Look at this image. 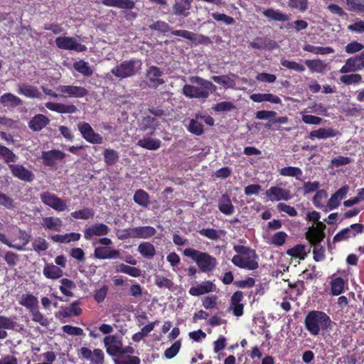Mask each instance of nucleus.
<instances>
[{"mask_svg": "<svg viewBox=\"0 0 364 364\" xmlns=\"http://www.w3.org/2000/svg\"><path fill=\"white\" fill-rule=\"evenodd\" d=\"M65 156V153L59 150H51L42 153V159L46 166H53L55 161L63 159Z\"/></svg>", "mask_w": 364, "mask_h": 364, "instance_id": "23", "label": "nucleus"}, {"mask_svg": "<svg viewBox=\"0 0 364 364\" xmlns=\"http://www.w3.org/2000/svg\"><path fill=\"white\" fill-rule=\"evenodd\" d=\"M326 225L318 223L317 225H312L306 233V238L312 245H318L325 237L324 230Z\"/></svg>", "mask_w": 364, "mask_h": 364, "instance_id": "14", "label": "nucleus"}, {"mask_svg": "<svg viewBox=\"0 0 364 364\" xmlns=\"http://www.w3.org/2000/svg\"><path fill=\"white\" fill-rule=\"evenodd\" d=\"M140 359L136 356H119L114 359L115 364H139Z\"/></svg>", "mask_w": 364, "mask_h": 364, "instance_id": "62", "label": "nucleus"}, {"mask_svg": "<svg viewBox=\"0 0 364 364\" xmlns=\"http://www.w3.org/2000/svg\"><path fill=\"white\" fill-rule=\"evenodd\" d=\"M17 326L11 318L0 316V329L13 330Z\"/></svg>", "mask_w": 364, "mask_h": 364, "instance_id": "59", "label": "nucleus"}, {"mask_svg": "<svg viewBox=\"0 0 364 364\" xmlns=\"http://www.w3.org/2000/svg\"><path fill=\"white\" fill-rule=\"evenodd\" d=\"M305 64L311 73H322L326 70V64L320 59L306 60Z\"/></svg>", "mask_w": 364, "mask_h": 364, "instance_id": "34", "label": "nucleus"}, {"mask_svg": "<svg viewBox=\"0 0 364 364\" xmlns=\"http://www.w3.org/2000/svg\"><path fill=\"white\" fill-rule=\"evenodd\" d=\"M199 234L212 240H217L223 233V231H218L213 228H203L199 230Z\"/></svg>", "mask_w": 364, "mask_h": 364, "instance_id": "54", "label": "nucleus"}, {"mask_svg": "<svg viewBox=\"0 0 364 364\" xmlns=\"http://www.w3.org/2000/svg\"><path fill=\"white\" fill-rule=\"evenodd\" d=\"M104 344L107 353L111 356H119L122 341L116 336H107L104 338Z\"/></svg>", "mask_w": 364, "mask_h": 364, "instance_id": "16", "label": "nucleus"}, {"mask_svg": "<svg viewBox=\"0 0 364 364\" xmlns=\"http://www.w3.org/2000/svg\"><path fill=\"white\" fill-rule=\"evenodd\" d=\"M196 119H191L186 126L187 129L192 134L200 136L203 133V126Z\"/></svg>", "mask_w": 364, "mask_h": 364, "instance_id": "50", "label": "nucleus"}, {"mask_svg": "<svg viewBox=\"0 0 364 364\" xmlns=\"http://www.w3.org/2000/svg\"><path fill=\"white\" fill-rule=\"evenodd\" d=\"M115 270L117 272H121V273L127 274L130 275V276H132L133 277H139L141 274V269H138L136 267H134L126 265V264H122V263L117 264L115 265Z\"/></svg>", "mask_w": 364, "mask_h": 364, "instance_id": "35", "label": "nucleus"}, {"mask_svg": "<svg viewBox=\"0 0 364 364\" xmlns=\"http://www.w3.org/2000/svg\"><path fill=\"white\" fill-rule=\"evenodd\" d=\"M218 208L223 214L226 215H232L235 212L234 206L228 195H223L218 203Z\"/></svg>", "mask_w": 364, "mask_h": 364, "instance_id": "31", "label": "nucleus"}, {"mask_svg": "<svg viewBox=\"0 0 364 364\" xmlns=\"http://www.w3.org/2000/svg\"><path fill=\"white\" fill-rule=\"evenodd\" d=\"M214 284L210 281L203 282L201 284L190 288L188 292L192 296H200L213 291Z\"/></svg>", "mask_w": 364, "mask_h": 364, "instance_id": "24", "label": "nucleus"}, {"mask_svg": "<svg viewBox=\"0 0 364 364\" xmlns=\"http://www.w3.org/2000/svg\"><path fill=\"white\" fill-rule=\"evenodd\" d=\"M55 44L58 48L64 50H73L77 52L85 51L87 47L79 43L75 38L60 36L55 39Z\"/></svg>", "mask_w": 364, "mask_h": 364, "instance_id": "9", "label": "nucleus"}, {"mask_svg": "<svg viewBox=\"0 0 364 364\" xmlns=\"http://www.w3.org/2000/svg\"><path fill=\"white\" fill-rule=\"evenodd\" d=\"M281 65L288 69L293 70L296 72H303L305 70L304 65L295 61L283 59L281 60Z\"/></svg>", "mask_w": 364, "mask_h": 364, "instance_id": "57", "label": "nucleus"}, {"mask_svg": "<svg viewBox=\"0 0 364 364\" xmlns=\"http://www.w3.org/2000/svg\"><path fill=\"white\" fill-rule=\"evenodd\" d=\"M78 301H75L70 304V306L63 309L60 314L64 317H68L71 316H78L81 314V309L78 307Z\"/></svg>", "mask_w": 364, "mask_h": 364, "instance_id": "44", "label": "nucleus"}, {"mask_svg": "<svg viewBox=\"0 0 364 364\" xmlns=\"http://www.w3.org/2000/svg\"><path fill=\"white\" fill-rule=\"evenodd\" d=\"M188 81L191 84L183 86L182 93L190 99H206L216 88L211 82L198 76H191Z\"/></svg>", "mask_w": 364, "mask_h": 364, "instance_id": "1", "label": "nucleus"}, {"mask_svg": "<svg viewBox=\"0 0 364 364\" xmlns=\"http://www.w3.org/2000/svg\"><path fill=\"white\" fill-rule=\"evenodd\" d=\"M0 155L9 164L11 162L14 164L18 160V156L12 151L2 145H0Z\"/></svg>", "mask_w": 364, "mask_h": 364, "instance_id": "52", "label": "nucleus"}, {"mask_svg": "<svg viewBox=\"0 0 364 364\" xmlns=\"http://www.w3.org/2000/svg\"><path fill=\"white\" fill-rule=\"evenodd\" d=\"M138 251L143 257L146 258H152L156 253L154 245L147 242L141 243L138 247Z\"/></svg>", "mask_w": 364, "mask_h": 364, "instance_id": "40", "label": "nucleus"}, {"mask_svg": "<svg viewBox=\"0 0 364 364\" xmlns=\"http://www.w3.org/2000/svg\"><path fill=\"white\" fill-rule=\"evenodd\" d=\"M263 15L269 18L281 22L287 21L289 19L287 14L272 9L264 11Z\"/></svg>", "mask_w": 364, "mask_h": 364, "instance_id": "41", "label": "nucleus"}, {"mask_svg": "<svg viewBox=\"0 0 364 364\" xmlns=\"http://www.w3.org/2000/svg\"><path fill=\"white\" fill-rule=\"evenodd\" d=\"M30 313L34 322L38 323L41 326H46L48 323L47 318L40 312L39 307L30 311Z\"/></svg>", "mask_w": 364, "mask_h": 364, "instance_id": "64", "label": "nucleus"}, {"mask_svg": "<svg viewBox=\"0 0 364 364\" xmlns=\"http://www.w3.org/2000/svg\"><path fill=\"white\" fill-rule=\"evenodd\" d=\"M77 128L82 136L87 142L94 144H100L103 142V137L100 134L96 133L89 123L79 122Z\"/></svg>", "mask_w": 364, "mask_h": 364, "instance_id": "7", "label": "nucleus"}, {"mask_svg": "<svg viewBox=\"0 0 364 364\" xmlns=\"http://www.w3.org/2000/svg\"><path fill=\"white\" fill-rule=\"evenodd\" d=\"M19 304L26 307L29 312L39 307L37 297L31 294H23L19 300Z\"/></svg>", "mask_w": 364, "mask_h": 364, "instance_id": "28", "label": "nucleus"}, {"mask_svg": "<svg viewBox=\"0 0 364 364\" xmlns=\"http://www.w3.org/2000/svg\"><path fill=\"white\" fill-rule=\"evenodd\" d=\"M40 199L43 204L56 211L63 212L68 209V200L59 198L55 194L49 191L41 193L40 194Z\"/></svg>", "mask_w": 364, "mask_h": 364, "instance_id": "6", "label": "nucleus"}, {"mask_svg": "<svg viewBox=\"0 0 364 364\" xmlns=\"http://www.w3.org/2000/svg\"><path fill=\"white\" fill-rule=\"evenodd\" d=\"M163 72L156 66H150L146 70V77L147 85L152 88H156L159 85L164 84V80L161 77Z\"/></svg>", "mask_w": 364, "mask_h": 364, "instance_id": "15", "label": "nucleus"}, {"mask_svg": "<svg viewBox=\"0 0 364 364\" xmlns=\"http://www.w3.org/2000/svg\"><path fill=\"white\" fill-rule=\"evenodd\" d=\"M171 33L174 36H181L193 42H196L198 40L197 34L186 30H171Z\"/></svg>", "mask_w": 364, "mask_h": 364, "instance_id": "60", "label": "nucleus"}, {"mask_svg": "<svg viewBox=\"0 0 364 364\" xmlns=\"http://www.w3.org/2000/svg\"><path fill=\"white\" fill-rule=\"evenodd\" d=\"M80 234L77 232H70L64 235H54L51 237L53 241L59 243H69L70 242H76L80 239Z\"/></svg>", "mask_w": 364, "mask_h": 364, "instance_id": "32", "label": "nucleus"}, {"mask_svg": "<svg viewBox=\"0 0 364 364\" xmlns=\"http://www.w3.org/2000/svg\"><path fill=\"white\" fill-rule=\"evenodd\" d=\"M151 135H150L149 133H146L143 139H141L137 141L136 145L151 151L159 149L161 145V140L156 138H151Z\"/></svg>", "mask_w": 364, "mask_h": 364, "instance_id": "20", "label": "nucleus"}, {"mask_svg": "<svg viewBox=\"0 0 364 364\" xmlns=\"http://www.w3.org/2000/svg\"><path fill=\"white\" fill-rule=\"evenodd\" d=\"M154 281L155 284L160 288L171 289L173 286V282L171 279L159 274L154 275Z\"/></svg>", "mask_w": 364, "mask_h": 364, "instance_id": "51", "label": "nucleus"}, {"mask_svg": "<svg viewBox=\"0 0 364 364\" xmlns=\"http://www.w3.org/2000/svg\"><path fill=\"white\" fill-rule=\"evenodd\" d=\"M337 134V132L331 128H319L318 129L311 131L309 133V137L311 139L315 138L323 139L331 137H334Z\"/></svg>", "mask_w": 364, "mask_h": 364, "instance_id": "29", "label": "nucleus"}, {"mask_svg": "<svg viewBox=\"0 0 364 364\" xmlns=\"http://www.w3.org/2000/svg\"><path fill=\"white\" fill-rule=\"evenodd\" d=\"M74 68L85 76H90L93 71L87 62L79 60L74 63Z\"/></svg>", "mask_w": 364, "mask_h": 364, "instance_id": "48", "label": "nucleus"}, {"mask_svg": "<svg viewBox=\"0 0 364 364\" xmlns=\"http://www.w3.org/2000/svg\"><path fill=\"white\" fill-rule=\"evenodd\" d=\"M190 9L191 0H176L173 6L174 14L185 17L189 15Z\"/></svg>", "mask_w": 364, "mask_h": 364, "instance_id": "25", "label": "nucleus"}, {"mask_svg": "<svg viewBox=\"0 0 364 364\" xmlns=\"http://www.w3.org/2000/svg\"><path fill=\"white\" fill-rule=\"evenodd\" d=\"M289 6L294 9H297L301 12H304L308 9V0H289Z\"/></svg>", "mask_w": 364, "mask_h": 364, "instance_id": "56", "label": "nucleus"}, {"mask_svg": "<svg viewBox=\"0 0 364 364\" xmlns=\"http://www.w3.org/2000/svg\"><path fill=\"white\" fill-rule=\"evenodd\" d=\"M12 175L25 182H31L34 179V173L20 164H8Z\"/></svg>", "mask_w": 364, "mask_h": 364, "instance_id": "12", "label": "nucleus"}, {"mask_svg": "<svg viewBox=\"0 0 364 364\" xmlns=\"http://www.w3.org/2000/svg\"><path fill=\"white\" fill-rule=\"evenodd\" d=\"M331 293L333 295H340L344 289L345 281L341 277L332 279L331 282Z\"/></svg>", "mask_w": 364, "mask_h": 364, "instance_id": "45", "label": "nucleus"}, {"mask_svg": "<svg viewBox=\"0 0 364 364\" xmlns=\"http://www.w3.org/2000/svg\"><path fill=\"white\" fill-rule=\"evenodd\" d=\"M17 92L18 94L29 98H40L41 96V92L36 87L28 84H23L20 85Z\"/></svg>", "mask_w": 364, "mask_h": 364, "instance_id": "30", "label": "nucleus"}, {"mask_svg": "<svg viewBox=\"0 0 364 364\" xmlns=\"http://www.w3.org/2000/svg\"><path fill=\"white\" fill-rule=\"evenodd\" d=\"M287 234L283 231L276 232L271 238L270 243L275 246H282L285 243Z\"/></svg>", "mask_w": 364, "mask_h": 364, "instance_id": "58", "label": "nucleus"}, {"mask_svg": "<svg viewBox=\"0 0 364 364\" xmlns=\"http://www.w3.org/2000/svg\"><path fill=\"white\" fill-rule=\"evenodd\" d=\"M250 98L255 102H269L273 104H281V99L270 93H255L250 96Z\"/></svg>", "mask_w": 364, "mask_h": 364, "instance_id": "26", "label": "nucleus"}, {"mask_svg": "<svg viewBox=\"0 0 364 364\" xmlns=\"http://www.w3.org/2000/svg\"><path fill=\"white\" fill-rule=\"evenodd\" d=\"M104 159L105 162L108 166H112L115 164L119 158V153L112 149H105L104 151Z\"/></svg>", "mask_w": 364, "mask_h": 364, "instance_id": "42", "label": "nucleus"}, {"mask_svg": "<svg viewBox=\"0 0 364 364\" xmlns=\"http://www.w3.org/2000/svg\"><path fill=\"white\" fill-rule=\"evenodd\" d=\"M362 68L357 55L348 58L345 64L341 67L339 72L343 74L355 73L361 70Z\"/></svg>", "mask_w": 364, "mask_h": 364, "instance_id": "22", "label": "nucleus"}, {"mask_svg": "<svg viewBox=\"0 0 364 364\" xmlns=\"http://www.w3.org/2000/svg\"><path fill=\"white\" fill-rule=\"evenodd\" d=\"M49 122L50 120L47 117L39 114L34 116L31 119L28 123V126L33 131L38 132L45 127L49 123Z\"/></svg>", "mask_w": 364, "mask_h": 364, "instance_id": "27", "label": "nucleus"}, {"mask_svg": "<svg viewBox=\"0 0 364 364\" xmlns=\"http://www.w3.org/2000/svg\"><path fill=\"white\" fill-rule=\"evenodd\" d=\"M331 318L321 311H311L305 317L304 325L310 335L316 336L324 334L331 326Z\"/></svg>", "mask_w": 364, "mask_h": 364, "instance_id": "2", "label": "nucleus"}, {"mask_svg": "<svg viewBox=\"0 0 364 364\" xmlns=\"http://www.w3.org/2000/svg\"><path fill=\"white\" fill-rule=\"evenodd\" d=\"M310 250L306 251V246L304 245H296L294 247L289 249L287 254L291 257L299 258V259H304Z\"/></svg>", "mask_w": 364, "mask_h": 364, "instance_id": "36", "label": "nucleus"}, {"mask_svg": "<svg viewBox=\"0 0 364 364\" xmlns=\"http://www.w3.org/2000/svg\"><path fill=\"white\" fill-rule=\"evenodd\" d=\"M32 247L35 252L40 253L41 252L46 251L48 248V243L44 238L38 237L33 240Z\"/></svg>", "mask_w": 364, "mask_h": 364, "instance_id": "55", "label": "nucleus"}, {"mask_svg": "<svg viewBox=\"0 0 364 364\" xmlns=\"http://www.w3.org/2000/svg\"><path fill=\"white\" fill-rule=\"evenodd\" d=\"M159 125L160 122L157 119L149 115L142 118L139 130L154 135Z\"/></svg>", "mask_w": 364, "mask_h": 364, "instance_id": "17", "label": "nucleus"}, {"mask_svg": "<svg viewBox=\"0 0 364 364\" xmlns=\"http://www.w3.org/2000/svg\"><path fill=\"white\" fill-rule=\"evenodd\" d=\"M56 90L62 97L81 98L87 94V90L85 87L76 85H59Z\"/></svg>", "mask_w": 364, "mask_h": 364, "instance_id": "10", "label": "nucleus"}, {"mask_svg": "<svg viewBox=\"0 0 364 364\" xmlns=\"http://www.w3.org/2000/svg\"><path fill=\"white\" fill-rule=\"evenodd\" d=\"M142 62L137 58L122 61L111 70V73L117 78L124 79L136 75L141 69Z\"/></svg>", "mask_w": 364, "mask_h": 364, "instance_id": "5", "label": "nucleus"}, {"mask_svg": "<svg viewBox=\"0 0 364 364\" xmlns=\"http://www.w3.org/2000/svg\"><path fill=\"white\" fill-rule=\"evenodd\" d=\"M0 102L4 106L16 107L22 104V100L11 93H6L0 98Z\"/></svg>", "mask_w": 364, "mask_h": 364, "instance_id": "38", "label": "nucleus"}, {"mask_svg": "<svg viewBox=\"0 0 364 364\" xmlns=\"http://www.w3.org/2000/svg\"><path fill=\"white\" fill-rule=\"evenodd\" d=\"M47 109L60 114H73L77 111L74 105L48 102L45 104Z\"/></svg>", "mask_w": 364, "mask_h": 364, "instance_id": "18", "label": "nucleus"}, {"mask_svg": "<svg viewBox=\"0 0 364 364\" xmlns=\"http://www.w3.org/2000/svg\"><path fill=\"white\" fill-rule=\"evenodd\" d=\"M156 231L154 228L151 226H143L134 228H130L129 235L133 238L147 239L156 234Z\"/></svg>", "mask_w": 364, "mask_h": 364, "instance_id": "19", "label": "nucleus"}, {"mask_svg": "<svg viewBox=\"0 0 364 364\" xmlns=\"http://www.w3.org/2000/svg\"><path fill=\"white\" fill-rule=\"evenodd\" d=\"M233 250L237 253L232 258L234 265L247 270H255L258 268V255L254 250L243 245H234Z\"/></svg>", "mask_w": 364, "mask_h": 364, "instance_id": "3", "label": "nucleus"}, {"mask_svg": "<svg viewBox=\"0 0 364 364\" xmlns=\"http://www.w3.org/2000/svg\"><path fill=\"white\" fill-rule=\"evenodd\" d=\"M279 173L284 176L295 177L297 180H301L303 172L301 168L294 166H287L279 170Z\"/></svg>", "mask_w": 364, "mask_h": 364, "instance_id": "39", "label": "nucleus"}, {"mask_svg": "<svg viewBox=\"0 0 364 364\" xmlns=\"http://www.w3.org/2000/svg\"><path fill=\"white\" fill-rule=\"evenodd\" d=\"M110 231V228L103 223H94L84 229V237L90 240L93 237H103L107 235Z\"/></svg>", "mask_w": 364, "mask_h": 364, "instance_id": "13", "label": "nucleus"}, {"mask_svg": "<svg viewBox=\"0 0 364 364\" xmlns=\"http://www.w3.org/2000/svg\"><path fill=\"white\" fill-rule=\"evenodd\" d=\"M183 255L192 259L202 272H211L218 264L215 257L207 252H200L193 248L188 247L185 249Z\"/></svg>", "mask_w": 364, "mask_h": 364, "instance_id": "4", "label": "nucleus"}, {"mask_svg": "<svg viewBox=\"0 0 364 364\" xmlns=\"http://www.w3.org/2000/svg\"><path fill=\"white\" fill-rule=\"evenodd\" d=\"M149 194L141 189L137 190L134 196V202L143 207H146L149 205Z\"/></svg>", "mask_w": 364, "mask_h": 364, "instance_id": "46", "label": "nucleus"}, {"mask_svg": "<svg viewBox=\"0 0 364 364\" xmlns=\"http://www.w3.org/2000/svg\"><path fill=\"white\" fill-rule=\"evenodd\" d=\"M235 108L236 107L233 102L227 101L217 103L214 107H213V109L215 112H228L235 109Z\"/></svg>", "mask_w": 364, "mask_h": 364, "instance_id": "61", "label": "nucleus"}, {"mask_svg": "<svg viewBox=\"0 0 364 364\" xmlns=\"http://www.w3.org/2000/svg\"><path fill=\"white\" fill-rule=\"evenodd\" d=\"M42 225L48 230L60 231L63 226V221L59 218L46 217L43 218Z\"/></svg>", "mask_w": 364, "mask_h": 364, "instance_id": "33", "label": "nucleus"}, {"mask_svg": "<svg viewBox=\"0 0 364 364\" xmlns=\"http://www.w3.org/2000/svg\"><path fill=\"white\" fill-rule=\"evenodd\" d=\"M264 194L267 200L272 202L289 200L291 198V195L289 190L277 186H271L265 191Z\"/></svg>", "mask_w": 364, "mask_h": 364, "instance_id": "11", "label": "nucleus"}, {"mask_svg": "<svg viewBox=\"0 0 364 364\" xmlns=\"http://www.w3.org/2000/svg\"><path fill=\"white\" fill-rule=\"evenodd\" d=\"M181 346V342L179 341H176L171 347L165 350L164 356L168 359L174 358L178 353Z\"/></svg>", "mask_w": 364, "mask_h": 364, "instance_id": "63", "label": "nucleus"}, {"mask_svg": "<svg viewBox=\"0 0 364 364\" xmlns=\"http://www.w3.org/2000/svg\"><path fill=\"white\" fill-rule=\"evenodd\" d=\"M60 291L67 296H73V294L72 292V290L75 288V284L73 281L65 278L62 279L60 280Z\"/></svg>", "mask_w": 364, "mask_h": 364, "instance_id": "43", "label": "nucleus"}, {"mask_svg": "<svg viewBox=\"0 0 364 364\" xmlns=\"http://www.w3.org/2000/svg\"><path fill=\"white\" fill-rule=\"evenodd\" d=\"M363 77L361 75L351 73L349 75H344L340 77L342 83L350 85L353 84H359L362 82Z\"/></svg>", "mask_w": 364, "mask_h": 364, "instance_id": "49", "label": "nucleus"}, {"mask_svg": "<svg viewBox=\"0 0 364 364\" xmlns=\"http://www.w3.org/2000/svg\"><path fill=\"white\" fill-rule=\"evenodd\" d=\"M303 50L315 55H326L334 53V50L331 47L314 46L311 44L304 45Z\"/></svg>", "mask_w": 364, "mask_h": 364, "instance_id": "37", "label": "nucleus"}, {"mask_svg": "<svg viewBox=\"0 0 364 364\" xmlns=\"http://www.w3.org/2000/svg\"><path fill=\"white\" fill-rule=\"evenodd\" d=\"M95 211L92 208H85L82 210H76L71 213V216L74 219L88 220L93 218Z\"/></svg>", "mask_w": 364, "mask_h": 364, "instance_id": "47", "label": "nucleus"}, {"mask_svg": "<svg viewBox=\"0 0 364 364\" xmlns=\"http://www.w3.org/2000/svg\"><path fill=\"white\" fill-rule=\"evenodd\" d=\"M78 355L91 364H103L105 355L103 351L99 348L91 350L87 347H82L78 352Z\"/></svg>", "mask_w": 364, "mask_h": 364, "instance_id": "8", "label": "nucleus"}, {"mask_svg": "<svg viewBox=\"0 0 364 364\" xmlns=\"http://www.w3.org/2000/svg\"><path fill=\"white\" fill-rule=\"evenodd\" d=\"M212 79L216 82L226 88H232L235 85V81L227 75H215Z\"/></svg>", "mask_w": 364, "mask_h": 364, "instance_id": "53", "label": "nucleus"}, {"mask_svg": "<svg viewBox=\"0 0 364 364\" xmlns=\"http://www.w3.org/2000/svg\"><path fill=\"white\" fill-rule=\"evenodd\" d=\"M43 274L47 279H57L63 277V271L60 267L52 263H46Z\"/></svg>", "mask_w": 364, "mask_h": 364, "instance_id": "21", "label": "nucleus"}]
</instances>
